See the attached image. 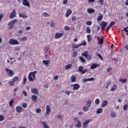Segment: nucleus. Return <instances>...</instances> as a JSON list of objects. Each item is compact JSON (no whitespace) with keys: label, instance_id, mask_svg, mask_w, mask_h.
Masks as SVG:
<instances>
[{"label":"nucleus","instance_id":"nucleus-44","mask_svg":"<svg viewBox=\"0 0 128 128\" xmlns=\"http://www.w3.org/2000/svg\"><path fill=\"white\" fill-rule=\"evenodd\" d=\"M14 84H15V82L14 80L13 81H10V82H8V84H10V86H14Z\"/></svg>","mask_w":128,"mask_h":128},{"label":"nucleus","instance_id":"nucleus-47","mask_svg":"<svg viewBox=\"0 0 128 128\" xmlns=\"http://www.w3.org/2000/svg\"><path fill=\"white\" fill-rule=\"evenodd\" d=\"M86 31L87 32V33H88V34L91 33V30H90V27L86 28Z\"/></svg>","mask_w":128,"mask_h":128},{"label":"nucleus","instance_id":"nucleus-10","mask_svg":"<svg viewBox=\"0 0 128 128\" xmlns=\"http://www.w3.org/2000/svg\"><path fill=\"white\" fill-rule=\"evenodd\" d=\"M8 74L12 78L14 74V72L11 70L8 69V68H5Z\"/></svg>","mask_w":128,"mask_h":128},{"label":"nucleus","instance_id":"nucleus-34","mask_svg":"<svg viewBox=\"0 0 128 128\" xmlns=\"http://www.w3.org/2000/svg\"><path fill=\"white\" fill-rule=\"evenodd\" d=\"M79 60L82 62H86V60L82 56H80Z\"/></svg>","mask_w":128,"mask_h":128},{"label":"nucleus","instance_id":"nucleus-26","mask_svg":"<svg viewBox=\"0 0 128 128\" xmlns=\"http://www.w3.org/2000/svg\"><path fill=\"white\" fill-rule=\"evenodd\" d=\"M19 16H20V17H22V18H28V16H26V14H22V13L19 14Z\"/></svg>","mask_w":128,"mask_h":128},{"label":"nucleus","instance_id":"nucleus-48","mask_svg":"<svg viewBox=\"0 0 128 128\" xmlns=\"http://www.w3.org/2000/svg\"><path fill=\"white\" fill-rule=\"evenodd\" d=\"M43 16H44V17H46V16H50V15L46 12H45L43 13Z\"/></svg>","mask_w":128,"mask_h":128},{"label":"nucleus","instance_id":"nucleus-29","mask_svg":"<svg viewBox=\"0 0 128 128\" xmlns=\"http://www.w3.org/2000/svg\"><path fill=\"white\" fill-rule=\"evenodd\" d=\"M80 44H72V48H80Z\"/></svg>","mask_w":128,"mask_h":128},{"label":"nucleus","instance_id":"nucleus-58","mask_svg":"<svg viewBox=\"0 0 128 128\" xmlns=\"http://www.w3.org/2000/svg\"><path fill=\"white\" fill-rule=\"evenodd\" d=\"M112 68H108L107 69H106V72H112Z\"/></svg>","mask_w":128,"mask_h":128},{"label":"nucleus","instance_id":"nucleus-20","mask_svg":"<svg viewBox=\"0 0 128 128\" xmlns=\"http://www.w3.org/2000/svg\"><path fill=\"white\" fill-rule=\"evenodd\" d=\"M31 99H32L33 102H36L38 100V96L36 95H32V96H31Z\"/></svg>","mask_w":128,"mask_h":128},{"label":"nucleus","instance_id":"nucleus-41","mask_svg":"<svg viewBox=\"0 0 128 128\" xmlns=\"http://www.w3.org/2000/svg\"><path fill=\"white\" fill-rule=\"evenodd\" d=\"M85 58L86 60H92V56L88 54Z\"/></svg>","mask_w":128,"mask_h":128},{"label":"nucleus","instance_id":"nucleus-31","mask_svg":"<svg viewBox=\"0 0 128 128\" xmlns=\"http://www.w3.org/2000/svg\"><path fill=\"white\" fill-rule=\"evenodd\" d=\"M89 108H90V107H88V106H84L83 107V110L84 112H87Z\"/></svg>","mask_w":128,"mask_h":128},{"label":"nucleus","instance_id":"nucleus-1","mask_svg":"<svg viewBox=\"0 0 128 128\" xmlns=\"http://www.w3.org/2000/svg\"><path fill=\"white\" fill-rule=\"evenodd\" d=\"M37 71H34L33 72H30V73L28 74V80H29V82H34V80H35V74H37Z\"/></svg>","mask_w":128,"mask_h":128},{"label":"nucleus","instance_id":"nucleus-19","mask_svg":"<svg viewBox=\"0 0 128 128\" xmlns=\"http://www.w3.org/2000/svg\"><path fill=\"white\" fill-rule=\"evenodd\" d=\"M41 124H43V128H50V127L47 124L46 122H41Z\"/></svg>","mask_w":128,"mask_h":128},{"label":"nucleus","instance_id":"nucleus-49","mask_svg":"<svg viewBox=\"0 0 128 128\" xmlns=\"http://www.w3.org/2000/svg\"><path fill=\"white\" fill-rule=\"evenodd\" d=\"M22 94L23 95H24V96L26 97L28 96V94L26 92L23 90V92H22Z\"/></svg>","mask_w":128,"mask_h":128},{"label":"nucleus","instance_id":"nucleus-22","mask_svg":"<svg viewBox=\"0 0 128 128\" xmlns=\"http://www.w3.org/2000/svg\"><path fill=\"white\" fill-rule=\"evenodd\" d=\"M87 12L88 14H92V13H94L95 12V10H94L93 8H90L87 10Z\"/></svg>","mask_w":128,"mask_h":128},{"label":"nucleus","instance_id":"nucleus-13","mask_svg":"<svg viewBox=\"0 0 128 128\" xmlns=\"http://www.w3.org/2000/svg\"><path fill=\"white\" fill-rule=\"evenodd\" d=\"M16 16V11L15 10H14L12 12V13L10 16V19H12Z\"/></svg>","mask_w":128,"mask_h":128},{"label":"nucleus","instance_id":"nucleus-59","mask_svg":"<svg viewBox=\"0 0 128 128\" xmlns=\"http://www.w3.org/2000/svg\"><path fill=\"white\" fill-rule=\"evenodd\" d=\"M18 77L17 76H14V78H13V80L14 82H18Z\"/></svg>","mask_w":128,"mask_h":128},{"label":"nucleus","instance_id":"nucleus-52","mask_svg":"<svg viewBox=\"0 0 128 128\" xmlns=\"http://www.w3.org/2000/svg\"><path fill=\"white\" fill-rule=\"evenodd\" d=\"M111 82H106V88L108 89V86H110Z\"/></svg>","mask_w":128,"mask_h":128},{"label":"nucleus","instance_id":"nucleus-24","mask_svg":"<svg viewBox=\"0 0 128 128\" xmlns=\"http://www.w3.org/2000/svg\"><path fill=\"white\" fill-rule=\"evenodd\" d=\"M92 100H87V106H88V108H90L91 107V105L92 104Z\"/></svg>","mask_w":128,"mask_h":128},{"label":"nucleus","instance_id":"nucleus-15","mask_svg":"<svg viewBox=\"0 0 128 128\" xmlns=\"http://www.w3.org/2000/svg\"><path fill=\"white\" fill-rule=\"evenodd\" d=\"M76 77L74 75H72L70 76V81L72 82H76Z\"/></svg>","mask_w":128,"mask_h":128},{"label":"nucleus","instance_id":"nucleus-43","mask_svg":"<svg viewBox=\"0 0 128 128\" xmlns=\"http://www.w3.org/2000/svg\"><path fill=\"white\" fill-rule=\"evenodd\" d=\"M72 64L66 65L65 66V70H69V68H72Z\"/></svg>","mask_w":128,"mask_h":128},{"label":"nucleus","instance_id":"nucleus-32","mask_svg":"<svg viewBox=\"0 0 128 128\" xmlns=\"http://www.w3.org/2000/svg\"><path fill=\"white\" fill-rule=\"evenodd\" d=\"M50 62V60H43V64H49Z\"/></svg>","mask_w":128,"mask_h":128},{"label":"nucleus","instance_id":"nucleus-27","mask_svg":"<svg viewBox=\"0 0 128 128\" xmlns=\"http://www.w3.org/2000/svg\"><path fill=\"white\" fill-rule=\"evenodd\" d=\"M88 54V50L84 51V52L82 53V56H84L86 58Z\"/></svg>","mask_w":128,"mask_h":128},{"label":"nucleus","instance_id":"nucleus-3","mask_svg":"<svg viewBox=\"0 0 128 128\" xmlns=\"http://www.w3.org/2000/svg\"><path fill=\"white\" fill-rule=\"evenodd\" d=\"M71 86L72 87V90L74 91L77 90L80 88V85L78 84H71Z\"/></svg>","mask_w":128,"mask_h":128},{"label":"nucleus","instance_id":"nucleus-23","mask_svg":"<svg viewBox=\"0 0 128 128\" xmlns=\"http://www.w3.org/2000/svg\"><path fill=\"white\" fill-rule=\"evenodd\" d=\"M102 112H103V108H98L96 112V114H101Z\"/></svg>","mask_w":128,"mask_h":128},{"label":"nucleus","instance_id":"nucleus-6","mask_svg":"<svg viewBox=\"0 0 128 128\" xmlns=\"http://www.w3.org/2000/svg\"><path fill=\"white\" fill-rule=\"evenodd\" d=\"M18 22L17 20H14L11 21L8 24V25L10 26V28L12 29L13 28L14 24Z\"/></svg>","mask_w":128,"mask_h":128},{"label":"nucleus","instance_id":"nucleus-4","mask_svg":"<svg viewBox=\"0 0 128 128\" xmlns=\"http://www.w3.org/2000/svg\"><path fill=\"white\" fill-rule=\"evenodd\" d=\"M107 25H108V22L104 21L102 22L100 24V26L101 27V30L102 31L104 30Z\"/></svg>","mask_w":128,"mask_h":128},{"label":"nucleus","instance_id":"nucleus-63","mask_svg":"<svg viewBox=\"0 0 128 128\" xmlns=\"http://www.w3.org/2000/svg\"><path fill=\"white\" fill-rule=\"evenodd\" d=\"M53 78L54 80H58V76L57 75L56 76H54V77Z\"/></svg>","mask_w":128,"mask_h":128},{"label":"nucleus","instance_id":"nucleus-46","mask_svg":"<svg viewBox=\"0 0 128 128\" xmlns=\"http://www.w3.org/2000/svg\"><path fill=\"white\" fill-rule=\"evenodd\" d=\"M100 103V100L98 98H96L95 100V104L96 105H98Z\"/></svg>","mask_w":128,"mask_h":128},{"label":"nucleus","instance_id":"nucleus-25","mask_svg":"<svg viewBox=\"0 0 128 128\" xmlns=\"http://www.w3.org/2000/svg\"><path fill=\"white\" fill-rule=\"evenodd\" d=\"M82 124L80 120H78L77 124H76V126L78 128H82Z\"/></svg>","mask_w":128,"mask_h":128},{"label":"nucleus","instance_id":"nucleus-62","mask_svg":"<svg viewBox=\"0 0 128 128\" xmlns=\"http://www.w3.org/2000/svg\"><path fill=\"white\" fill-rule=\"evenodd\" d=\"M50 25H51L52 27H54L56 26L55 24L52 21L50 23Z\"/></svg>","mask_w":128,"mask_h":128},{"label":"nucleus","instance_id":"nucleus-11","mask_svg":"<svg viewBox=\"0 0 128 128\" xmlns=\"http://www.w3.org/2000/svg\"><path fill=\"white\" fill-rule=\"evenodd\" d=\"M23 0V2H22V4H23V5L26 6H28L29 8L30 7V3L28 1V0Z\"/></svg>","mask_w":128,"mask_h":128},{"label":"nucleus","instance_id":"nucleus-50","mask_svg":"<svg viewBox=\"0 0 128 128\" xmlns=\"http://www.w3.org/2000/svg\"><path fill=\"white\" fill-rule=\"evenodd\" d=\"M41 112H42V110L40 108H38V109H36V113L40 114Z\"/></svg>","mask_w":128,"mask_h":128},{"label":"nucleus","instance_id":"nucleus-21","mask_svg":"<svg viewBox=\"0 0 128 128\" xmlns=\"http://www.w3.org/2000/svg\"><path fill=\"white\" fill-rule=\"evenodd\" d=\"M99 15L100 16H98L97 18V20L98 22L100 21L104 17L103 14L100 13L99 14Z\"/></svg>","mask_w":128,"mask_h":128},{"label":"nucleus","instance_id":"nucleus-61","mask_svg":"<svg viewBox=\"0 0 128 128\" xmlns=\"http://www.w3.org/2000/svg\"><path fill=\"white\" fill-rule=\"evenodd\" d=\"M64 29L66 30H70V28L68 27V26H64Z\"/></svg>","mask_w":128,"mask_h":128},{"label":"nucleus","instance_id":"nucleus-18","mask_svg":"<svg viewBox=\"0 0 128 128\" xmlns=\"http://www.w3.org/2000/svg\"><path fill=\"white\" fill-rule=\"evenodd\" d=\"M118 88V86L116 84H114L113 86L112 87L111 89L110 90V92H114Z\"/></svg>","mask_w":128,"mask_h":128},{"label":"nucleus","instance_id":"nucleus-40","mask_svg":"<svg viewBox=\"0 0 128 128\" xmlns=\"http://www.w3.org/2000/svg\"><path fill=\"white\" fill-rule=\"evenodd\" d=\"M128 109V105L127 104H125L123 106V110L124 111H126Z\"/></svg>","mask_w":128,"mask_h":128},{"label":"nucleus","instance_id":"nucleus-2","mask_svg":"<svg viewBox=\"0 0 128 128\" xmlns=\"http://www.w3.org/2000/svg\"><path fill=\"white\" fill-rule=\"evenodd\" d=\"M9 44H12V46H16V44H19V42L18 40L14 38H11L9 42Z\"/></svg>","mask_w":128,"mask_h":128},{"label":"nucleus","instance_id":"nucleus-51","mask_svg":"<svg viewBox=\"0 0 128 128\" xmlns=\"http://www.w3.org/2000/svg\"><path fill=\"white\" fill-rule=\"evenodd\" d=\"M26 80H27L26 77V76H24V78H23V84H25Z\"/></svg>","mask_w":128,"mask_h":128},{"label":"nucleus","instance_id":"nucleus-14","mask_svg":"<svg viewBox=\"0 0 128 128\" xmlns=\"http://www.w3.org/2000/svg\"><path fill=\"white\" fill-rule=\"evenodd\" d=\"M51 112L50 106H46V114H49Z\"/></svg>","mask_w":128,"mask_h":128},{"label":"nucleus","instance_id":"nucleus-28","mask_svg":"<svg viewBox=\"0 0 128 128\" xmlns=\"http://www.w3.org/2000/svg\"><path fill=\"white\" fill-rule=\"evenodd\" d=\"M100 66L99 64H92L90 66L91 70H94V68H98Z\"/></svg>","mask_w":128,"mask_h":128},{"label":"nucleus","instance_id":"nucleus-5","mask_svg":"<svg viewBox=\"0 0 128 128\" xmlns=\"http://www.w3.org/2000/svg\"><path fill=\"white\" fill-rule=\"evenodd\" d=\"M78 72H80L82 74H84L88 72V70L87 69L84 70V67L82 66H80L78 67Z\"/></svg>","mask_w":128,"mask_h":128},{"label":"nucleus","instance_id":"nucleus-55","mask_svg":"<svg viewBox=\"0 0 128 128\" xmlns=\"http://www.w3.org/2000/svg\"><path fill=\"white\" fill-rule=\"evenodd\" d=\"M124 30L126 33V35L128 36V26H126V28H124Z\"/></svg>","mask_w":128,"mask_h":128},{"label":"nucleus","instance_id":"nucleus-8","mask_svg":"<svg viewBox=\"0 0 128 128\" xmlns=\"http://www.w3.org/2000/svg\"><path fill=\"white\" fill-rule=\"evenodd\" d=\"M64 33L57 32L56 33V34H55V36H54V38L56 39L60 38L64 36Z\"/></svg>","mask_w":128,"mask_h":128},{"label":"nucleus","instance_id":"nucleus-35","mask_svg":"<svg viewBox=\"0 0 128 128\" xmlns=\"http://www.w3.org/2000/svg\"><path fill=\"white\" fill-rule=\"evenodd\" d=\"M110 116L112 118H115L116 116V114L114 112H110Z\"/></svg>","mask_w":128,"mask_h":128},{"label":"nucleus","instance_id":"nucleus-33","mask_svg":"<svg viewBox=\"0 0 128 128\" xmlns=\"http://www.w3.org/2000/svg\"><path fill=\"white\" fill-rule=\"evenodd\" d=\"M80 44V46H86L87 44V42L86 41L84 40Z\"/></svg>","mask_w":128,"mask_h":128},{"label":"nucleus","instance_id":"nucleus-57","mask_svg":"<svg viewBox=\"0 0 128 128\" xmlns=\"http://www.w3.org/2000/svg\"><path fill=\"white\" fill-rule=\"evenodd\" d=\"M112 26L110 24H109L108 26H107L106 28V31H108L110 28H112Z\"/></svg>","mask_w":128,"mask_h":128},{"label":"nucleus","instance_id":"nucleus-64","mask_svg":"<svg viewBox=\"0 0 128 128\" xmlns=\"http://www.w3.org/2000/svg\"><path fill=\"white\" fill-rule=\"evenodd\" d=\"M77 20L76 16H73L72 17V20Z\"/></svg>","mask_w":128,"mask_h":128},{"label":"nucleus","instance_id":"nucleus-42","mask_svg":"<svg viewBox=\"0 0 128 128\" xmlns=\"http://www.w3.org/2000/svg\"><path fill=\"white\" fill-rule=\"evenodd\" d=\"M96 56H98L100 58V60H104L103 57L102 56L100 53L96 54Z\"/></svg>","mask_w":128,"mask_h":128},{"label":"nucleus","instance_id":"nucleus-60","mask_svg":"<svg viewBox=\"0 0 128 128\" xmlns=\"http://www.w3.org/2000/svg\"><path fill=\"white\" fill-rule=\"evenodd\" d=\"M88 82H92L93 80H94V78H88Z\"/></svg>","mask_w":128,"mask_h":128},{"label":"nucleus","instance_id":"nucleus-53","mask_svg":"<svg viewBox=\"0 0 128 128\" xmlns=\"http://www.w3.org/2000/svg\"><path fill=\"white\" fill-rule=\"evenodd\" d=\"M14 102V100H12L10 102V107H12V104H13V103Z\"/></svg>","mask_w":128,"mask_h":128},{"label":"nucleus","instance_id":"nucleus-36","mask_svg":"<svg viewBox=\"0 0 128 128\" xmlns=\"http://www.w3.org/2000/svg\"><path fill=\"white\" fill-rule=\"evenodd\" d=\"M128 80V79L124 78V79H120V82H122V84H125V82H126Z\"/></svg>","mask_w":128,"mask_h":128},{"label":"nucleus","instance_id":"nucleus-38","mask_svg":"<svg viewBox=\"0 0 128 128\" xmlns=\"http://www.w3.org/2000/svg\"><path fill=\"white\" fill-rule=\"evenodd\" d=\"M76 56H78V52L76 51H74L72 53V57L76 58Z\"/></svg>","mask_w":128,"mask_h":128},{"label":"nucleus","instance_id":"nucleus-56","mask_svg":"<svg viewBox=\"0 0 128 128\" xmlns=\"http://www.w3.org/2000/svg\"><path fill=\"white\" fill-rule=\"evenodd\" d=\"M86 24L88 26H90L92 24V21H88L86 22Z\"/></svg>","mask_w":128,"mask_h":128},{"label":"nucleus","instance_id":"nucleus-54","mask_svg":"<svg viewBox=\"0 0 128 128\" xmlns=\"http://www.w3.org/2000/svg\"><path fill=\"white\" fill-rule=\"evenodd\" d=\"M104 0H98V2L100 5H103L104 4Z\"/></svg>","mask_w":128,"mask_h":128},{"label":"nucleus","instance_id":"nucleus-9","mask_svg":"<svg viewBox=\"0 0 128 128\" xmlns=\"http://www.w3.org/2000/svg\"><path fill=\"white\" fill-rule=\"evenodd\" d=\"M16 110L18 113L20 114L24 110V109L22 106H18L16 107Z\"/></svg>","mask_w":128,"mask_h":128},{"label":"nucleus","instance_id":"nucleus-37","mask_svg":"<svg viewBox=\"0 0 128 128\" xmlns=\"http://www.w3.org/2000/svg\"><path fill=\"white\" fill-rule=\"evenodd\" d=\"M5 120V118L4 116L0 114V122L4 121Z\"/></svg>","mask_w":128,"mask_h":128},{"label":"nucleus","instance_id":"nucleus-17","mask_svg":"<svg viewBox=\"0 0 128 128\" xmlns=\"http://www.w3.org/2000/svg\"><path fill=\"white\" fill-rule=\"evenodd\" d=\"M72 14V10L70 9H68L67 10L66 12V18H68L70 16V14Z\"/></svg>","mask_w":128,"mask_h":128},{"label":"nucleus","instance_id":"nucleus-7","mask_svg":"<svg viewBox=\"0 0 128 128\" xmlns=\"http://www.w3.org/2000/svg\"><path fill=\"white\" fill-rule=\"evenodd\" d=\"M92 120L89 119L84 122L82 124V126L84 128H87L88 126V124L91 122Z\"/></svg>","mask_w":128,"mask_h":128},{"label":"nucleus","instance_id":"nucleus-39","mask_svg":"<svg viewBox=\"0 0 128 128\" xmlns=\"http://www.w3.org/2000/svg\"><path fill=\"white\" fill-rule=\"evenodd\" d=\"M104 44V38H100L99 42H98V44Z\"/></svg>","mask_w":128,"mask_h":128},{"label":"nucleus","instance_id":"nucleus-12","mask_svg":"<svg viewBox=\"0 0 128 128\" xmlns=\"http://www.w3.org/2000/svg\"><path fill=\"white\" fill-rule=\"evenodd\" d=\"M31 92L33 93L34 94L38 95V89L36 88H32L31 89Z\"/></svg>","mask_w":128,"mask_h":128},{"label":"nucleus","instance_id":"nucleus-45","mask_svg":"<svg viewBox=\"0 0 128 128\" xmlns=\"http://www.w3.org/2000/svg\"><path fill=\"white\" fill-rule=\"evenodd\" d=\"M28 107V104L27 103H23V104H22V108H26Z\"/></svg>","mask_w":128,"mask_h":128},{"label":"nucleus","instance_id":"nucleus-16","mask_svg":"<svg viewBox=\"0 0 128 128\" xmlns=\"http://www.w3.org/2000/svg\"><path fill=\"white\" fill-rule=\"evenodd\" d=\"M108 105V102L107 100H104L101 106V108H104Z\"/></svg>","mask_w":128,"mask_h":128},{"label":"nucleus","instance_id":"nucleus-30","mask_svg":"<svg viewBox=\"0 0 128 128\" xmlns=\"http://www.w3.org/2000/svg\"><path fill=\"white\" fill-rule=\"evenodd\" d=\"M87 40L88 42H90L92 40V36L91 35H87Z\"/></svg>","mask_w":128,"mask_h":128}]
</instances>
